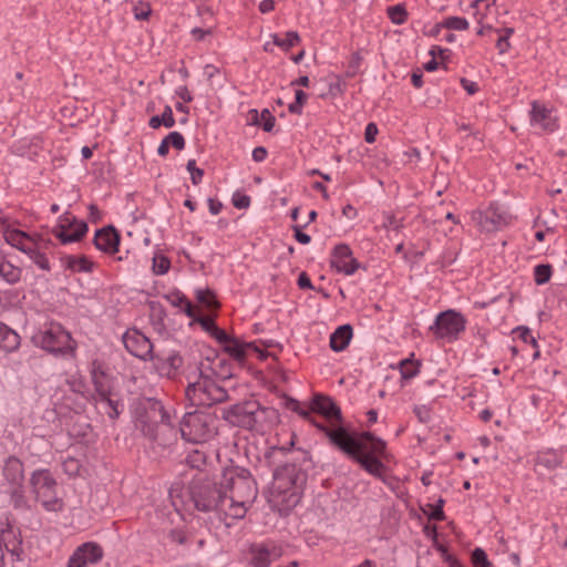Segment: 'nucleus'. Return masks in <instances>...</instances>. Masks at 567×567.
I'll list each match as a JSON object with an SVG mask.
<instances>
[{
	"label": "nucleus",
	"instance_id": "1a4fd4ad",
	"mask_svg": "<svg viewBox=\"0 0 567 567\" xmlns=\"http://www.w3.org/2000/svg\"><path fill=\"white\" fill-rule=\"evenodd\" d=\"M34 339L44 350L55 354H69L74 351L73 340L61 324H51L45 331L37 334Z\"/></svg>",
	"mask_w": 567,
	"mask_h": 567
},
{
	"label": "nucleus",
	"instance_id": "20e7f679",
	"mask_svg": "<svg viewBox=\"0 0 567 567\" xmlns=\"http://www.w3.org/2000/svg\"><path fill=\"white\" fill-rule=\"evenodd\" d=\"M220 484L227 494L226 517L231 520L244 518L258 494L250 472L241 467L226 468L220 475Z\"/></svg>",
	"mask_w": 567,
	"mask_h": 567
},
{
	"label": "nucleus",
	"instance_id": "680f3d73",
	"mask_svg": "<svg viewBox=\"0 0 567 567\" xmlns=\"http://www.w3.org/2000/svg\"><path fill=\"white\" fill-rule=\"evenodd\" d=\"M200 326L206 330L208 331L210 334H212V331H214V329L217 327L214 322V320L209 317H200L198 319H196Z\"/></svg>",
	"mask_w": 567,
	"mask_h": 567
},
{
	"label": "nucleus",
	"instance_id": "c9c22d12",
	"mask_svg": "<svg viewBox=\"0 0 567 567\" xmlns=\"http://www.w3.org/2000/svg\"><path fill=\"white\" fill-rule=\"evenodd\" d=\"M328 91L321 94V97H336L342 93L343 82L339 75L329 74L324 79Z\"/></svg>",
	"mask_w": 567,
	"mask_h": 567
},
{
	"label": "nucleus",
	"instance_id": "13d9d810",
	"mask_svg": "<svg viewBox=\"0 0 567 567\" xmlns=\"http://www.w3.org/2000/svg\"><path fill=\"white\" fill-rule=\"evenodd\" d=\"M378 132H379L378 126L374 123H369L365 126V132H364L365 142L373 143L375 141V136H377Z\"/></svg>",
	"mask_w": 567,
	"mask_h": 567
},
{
	"label": "nucleus",
	"instance_id": "72a5a7b5",
	"mask_svg": "<svg viewBox=\"0 0 567 567\" xmlns=\"http://www.w3.org/2000/svg\"><path fill=\"white\" fill-rule=\"evenodd\" d=\"M495 6V0H475L471 7L475 10L474 17L477 23L483 24L488 16L491 8Z\"/></svg>",
	"mask_w": 567,
	"mask_h": 567
},
{
	"label": "nucleus",
	"instance_id": "8fccbe9b",
	"mask_svg": "<svg viewBox=\"0 0 567 567\" xmlns=\"http://www.w3.org/2000/svg\"><path fill=\"white\" fill-rule=\"evenodd\" d=\"M514 30L512 28L504 29V34L499 35L496 47L501 54L505 53L509 49L508 38L513 34Z\"/></svg>",
	"mask_w": 567,
	"mask_h": 567
},
{
	"label": "nucleus",
	"instance_id": "b1692460",
	"mask_svg": "<svg viewBox=\"0 0 567 567\" xmlns=\"http://www.w3.org/2000/svg\"><path fill=\"white\" fill-rule=\"evenodd\" d=\"M285 406L293 412H297L303 419L310 420L315 422L311 417V413L319 412V393H315L311 399V403L309 406H302L301 402L295 400L292 398H287L285 400ZM316 426H319L317 423H313Z\"/></svg>",
	"mask_w": 567,
	"mask_h": 567
},
{
	"label": "nucleus",
	"instance_id": "e433bc0d",
	"mask_svg": "<svg viewBox=\"0 0 567 567\" xmlns=\"http://www.w3.org/2000/svg\"><path fill=\"white\" fill-rule=\"evenodd\" d=\"M271 38L274 40V44L282 48L286 51L299 42V34L295 31L287 32L286 39H280L277 34H272Z\"/></svg>",
	"mask_w": 567,
	"mask_h": 567
},
{
	"label": "nucleus",
	"instance_id": "4be33fe9",
	"mask_svg": "<svg viewBox=\"0 0 567 567\" xmlns=\"http://www.w3.org/2000/svg\"><path fill=\"white\" fill-rule=\"evenodd\" d=\"M251 565L254 567H267L270 563L281 556V549L272 546L268 548L265 545H254L250 548Z\"/></svg>",
	"mask_w": 567,
	"mask_h": 567
},
{
	"label": "nucleus",
	"instance_id": "c03bdc74",
	"mask_svg": "<svg viewBox=\"0 0 567 567\" xmlns=\"http://www.w3.org/2000/svg\"><path fill=\"white\" fill-rule=\"evenodd\" d=\"M171 261L165 256H155L153 258V270L156 275H164L168 271Z\"/></svg>",
	"mask_w": 567,
	"mask_h": 567
},
{
	"label": "nucleus",
	"instance_id": "f03ea898",
	"mask_svg": "<svg viewBox=\"0 0 567 567\" xmlns=\"http://www.w3.org/2000/svg\"><path fill=\"white\" fill-rule=\"evenodd\" d=\"M169 497L176 508L182 506L188 509L193 506L198 512H213L225 526H231V522L226 517L227 494L221 487L220 477L215 480L200 474L187 486L175 483L169 488Z\"/></svg>",
	"mask_w": 567,
	"mask_h": 567
},
{
	"label": "nucleus",
	"instance_id": "3c124183",
	"mask_svg": "<svg viewBox=\"0 0 567 567\" xmlns=\"http://www.w3.org/2000/svg\"><path fill=\"white\" fill-rule=\"evenodd\" d=\"M166 140L168 141L169 145L175 147L176 150L181 151L185 147V140L183 135L179 132H171Z\"/></svg>",
	"mask_w": 567,
	"mask_h": 567
},
{
	"label": "nucleus",
	"instance_id": "39448f33",
	"mask_svg": "<svg viewBox=\"0 0 567 567\" xmlns=\"http://www.w3.org/2000/svg\"><path fill=\"white\" fill-rule=\"evenodd\" d=\"M91 378L94 384L95 394L93 401L100 414L107 415L111 420L120 416L123 405L113 393L112 379L99 361H93Z\"/></svg>",
	"mask_w": 567,
	"mask_h": 567
},
{
	"label": "nucleus",
	"instance_id": "603ef678",
	"mask_svg": "<svg viewBox=\"0 0 567 567\" xmlns=\"http://www.w3.org/2000/svg\"><path fill=\"white\" fill-rule=\"evenodd\" d=\"M260 121H262L264 131L270 132L275 126L276 118L271 115L269 110L265 109L260 113Z\"/></svg>",
	"mask_w": 567,
	"mask_h": 567
},
{
	"label": "nucleus",
	"instance_id": "4d7b16f0",
	"mask_svg": "<svg viewBox=\"0 0 567 567\" xmlns=\"http://www.w3.org/2000/svg\"><path fill=\"white\" fill-rule=\"evenodd\" d=\"M151 12L152 10L150 4H142L141 8H134V16L137 20H147L148 17L151 16Z\"/></svg>",
	"mask_w": 567,
	"mask_h": 567
},
{
	"label": "nucleus",
	"instance_id": "393cba45",
	"mask_svg": "<svg viewBox=\"0 0 567 567\" xmlns=\"http://www.w3.org/2000/svg\"><path fill=\"white\" fill-rule=\"evenodd\" d=\"M353 329L350 324L338 327L330 336V348L334 352L343 351L352 339Z\"/></svg>",
	"mask_w": 567,
	"mask_h": 567
},
{
	"label": "nucleus",
	"instance_id": "5fc2aeb1",
	"mask_svg": "<svg viewBox=\"0 0 567 567\" xmlns=\"http://www.w3.org/2000/svg\"><path fill=\"white\" fill-rule=\"evenodd\" d=\"M414 413L422 423H427L431 420V410L426 405L415 406Z\"/></svg>",
	"mask_w": 567,
	"mask_h": 567
},
{
	"label": "nucleus",
	"instance_id": "de8ad7c7",
	"mask_svg": "<svg viewBox=\"0 0 567 567\" xmlns=\"http://www.w3.org/2000/svg\"><path fill=\"white\" fill-rule=\"evenodd\" d=\"M187 171L190 174V179L194 185H198L202 182L204 176V171L202 168L196 167V161L189 159L186 166Z\"/></svg>",
	"mask_w": 567,
	"mask_h": 567
},
{
	"label": "nucleus",
	"instance_id": "a19ab883",
	"mask_svg": "<svg viewBox=\"0 0 567 567\" xmlns=\"http://www.w3.org/2000/svg\"><path fill=\"white\" fill-rule=\"evenodd\" d=\"M400 371L403 379H411L419 373L417 365L409 359L401 361Z\"/></svg>",
	"mask_w": 567,
	"mask_h": 567
},
{
	"label": "nucleus",
	"instance_id": "774afa93",
	"mask_svg": "<svg viewBox=\"0 0 567 567\" xmlns=\"http://www.w3.org/2000/svg\"><path fill=\"white\" fill-rule=\"evenodd\" d=\"M208 207H209V212L213 214V215H217L220 213L221 208H223V204L218 200H215L213 198H209L208 199Z\"/></svg>",
	"mask_w": 567,
	"mask_h": 567
},
{
	"label": "nucleus",
	"instance_id": "37998d69",
	"mask_svg": "<svg viewBox=\"0 0 567 567\" xmlns=\"http://www.w3.org/2000/svg\"><path fill=\"white\" fill-rule=\"evenodd\" d=\"M27 255L41 269H43V270H49L50 269L49 260H48V258L45 257L44 254L40 252L39 250H37V249H34L32 247L31 249H29V252Z\"/></svg>",
	"mask_w": 567,
	"mask_h": 567
},
{
	"label": "nucleus",
	"instance_id": "a878e982",
	"mask_svg": "<svg viewBox=\"0 0 567 567\" xmlns=\"http://www.w3.org/2000/svg\"><path fill=\"white\" fill-rule=\"evenodd\" d=\"M296 467L293 465L286 464L285 466L277 468L274 472V480L277 484V488L281 491L289 489L290 486L297 484Z\"/></svg>",
	"mask_w": 567,
	"mask_h": 567
},
{
	"label": "nucleus",
	"instance_id": "5701e85b",
	"mask_svg": "<svg viewBox=\"0 0 567 567\" xmlns=\"http://www.w3.org/2000/svg\"><path fill=\"white\" fill-rule=\"evenodd\" d=\"M563 463L561 453L554 450L542 451L536 456L535 466L539 473L544 474V471L550 472L556 470Z\"/></svg>",
	"mask_w": 567,
	"mask_h": 567
},
{
	"label": "nucleus",
	"instance_id": "0e129e2a",
	"mask_svg": "<svg viewBox=\"0 0 567 567\" xmlns=\"http://www.w3.org/2000/svg\"><path fill=\"white\" fill-rule=\"evenodd\" d=\"M167 299L172 303V306L179 308H182L184 303L187 301L186 297L179 293L168 296Z\"/></svg>",
	"mask_w": 567,
	"mask_h": 567
},
{
	"label": "nucleus",
	"instance_id": "864d4df0",
	"mask_svg": "<svg viewBox=\"0 0 567 567\" xmlns=\"http://www.w3.org/2000/svg\"><path fill=\"white\" fill-rule=\"evenodd\" d=\"M233 205L238 209H246L250 205V197L237 192L233 196Z\"/></svg>",
	"mask_w": 567,
	"mask_h": 567
},
{
	"label": "nucleus",
	"instance_id": "a211bd4d",
	"mask_svg": "<svg viewBox=\"0 0 567 567\" xmlns=\"http://www.w3.org/2000/svg\"><path fill=\"white\" fill-rule=\"evenodd\" d=\"M68 223L69 228L65 224H61L58 226L53 234L61 240L62 244L79 241L87 231V225L84 221L76 223L74 219V225L71 223L70 218L64 219Z\"/></svg>",
	"mask_w": 567,
	"mask_h": 567
},
{
	"label": "nucleus",
	"instance_id": "412c9836",
	"mask_svg": "<svg viewBox=\"0 0 567 567\" xmlns=\"http://www.w3.org/2000/svg\"><path fill=\"white\" fill-rule=\"evenodd\" d=\"M183 365V358L178 353H172L166 358L156 357L154 359V367L162 377L167 379H175Z\"/></svg>",
	"mask_w": 567,
	"mask_h": 567
},
{
	"label": "nucleus",
	"instance_id": "f257e3e1",
	"mask_svg": "<svg viewBox=\"0 0 567 567\" xmlns=\"http://www.w3.org/2000/svg\"><path fill=\"white\" fill-rule=\"evenodd\" d=\"M321 432L326 434L332 446L339 449L358 462L369 474L380 477L384 466L379 457L385 455L386 444L371 432L352 436L343 425L340 408L330 398L321 394Z\"/></svg>",
	"mask_w": 567,
	"mask_h": 567
},
{
	"label": "nucleus",
	"instance_id": "9b49d317",
	"mask_svg": "<svg viewBox=\"0 0 567 567\" xmlns=\"http://www.w3.org/2000/svg\"><path fill=\"white\" fill-rule=\"evenodd\" d=\"M123 343L126 350L136 358L144 361L155 359L153 354V343L138 331L126 332L123 336Z\"/></svg>",
	"mask_w": 567,
	"mask_h": 567
},
{
	"label": "nucleus",
	"instance_id": "cd10ccee",
	"mask_svg": "<svg viewBox=\"0 0 567 567\" xmlns=\"http://www.w3.org/2000/svg\"><path fill=\"white\" fill-rule=\"evenodd\" d=\"M19 346V334L4 323L0 322V350L3 352H12L17 350Z\"/></svg>",
	"mask_w": 567,
	"mask_h": 567
},
{
	"label": "nucleus",
	"instance_id": "473e14b6",
	"mask_svg": "<svg viewBox=\"0 0 567 567\" xmlns=\"http://www.w3.org/2000/svg\"><path fill=\"white\" fill-rule=\"evenodd\" d=\"M148 124L154 130L158 128L161 125H164L168 128L173 127L175 125V118L173 116L172 107L169 105H166L164 107L163 114L152 116Z\"/></svg>",
	"mask_w": 567,
	"mask_h": 567
},
{
	"label": "nucleus",
	"instance_id": "09e8293b",
	"mask_svg": "<svg viewBox=\"0 0 567 567\" xmlns=\"http://www.w3.org/2000/svg\"><path fill=\"white\" fill-rule=\"evenodd\" d=\"M307 99H308L307 93H305L302 90H297L296 91V101L288 106V110L291 113L300 114L301 106L306 103Z\"/></svg>",
	"mask_w": 567,
	"mask_h": 567
},
{
	"label": "nucleus",
	"instance_id": "6e6d98bb",
	"mask_svg": "<svg viewBox=\"0 0 567 567\" xmlns=\"http://www.w3.org/2000/svg\"><path fill=\"white\" fill-rule=\"evenodd\" d=\"M516 332H518L519 338L524 342H530L534 347H537L536 339L530 334V330L527 327H517Z\"/></svg>",
	"mask_w": 567,
	"mask_h": 567
},
{
	"label": "nucleus",
	"instance_id": "58836bf2",
	"mask_svg": "<svg viewBox=\"0 0 567 567\" xmlns=\"http://www.w3.org/2000/svg\"><path fill=\"white\" fill-rule=\"evenodd\" d=\"M551 276V267L549 265H537L534 269L535 282L544 285L549 281Z\"/></svg>",
	"mask_w": 567,
	"mask_h": 567
},
{
	"label": "nucleus",
	"instance_id": "ddd939ff",
	"mask_svg": "<svg viewBox=\"0 0 567 567\" xmlns=\"http://www.w3.org/2000/svg\"><path fill=\"white\" fill-rule=\"evenodd\" d=\"M472 220L484 231L496 230L507 223L506 215L495 206H489L486 210L473 212Z\"/></svg>",
	"mask_w": 567,
	"mask_h": 567
},
{
	"label": "nucleus",
	"instance_id": "69168bd1",
	"mask_svg": "<svg viewBox=\"0 0 567 567\" xmlns=\"http://www.w3.org/2000/svg\"><path fill=\"white\" fill-rule=\"evenodd\" d=\"M461 84L468 94H474L478 91V86L475 82L467 79H462Z\"/></svg>",
	"mask_w": 567,
	"mask_h": 567
},
{
	"label": "nucleus",
	"instance_id": "6e6552de",
	"mask_svg": "<svg viewBox=\"0 0 567 567\" xmlns=\"http://www.w3.org/2000/svg\"><path fill=\"white\" fill-rule=\"evenodd\" d=\"M466 319L461 312L455 310H446L439 313L430 327V330L436 338L453 342L458 339L460 334L465 330Z\"/></svg>",
	"mask_w": 567,
	"mask_h": 567
},
{
	"label": "nucleus",
	"instance_id": "0eeeda50",
	"mask_svg": "<svg viewBox=\"0 0 567 567\" xmlns=\"http://www.w3.org/2000/svg\"><path fill=\"white\" fill-rule=\"evenodd\" d=\"M31 485L37 501L49 512H58L62 507L61 499L56 496V482L49 471H37L31 476Z\"/></svg>",
	"mask_w": 567,
	"mask_h": 567
},
{
	"label": "nucleus",
	"instance_id": "2f4dec72",
	"mask_svg": "<svg viewBox=\"0 0 567 567\" xmlns=\"http://www.w3.org/2000/svg\"><path fill=\"white\" fill-rule=\"evenodd\" d=\"M4 239L9 245L18 248L19 250H21L25 254H28L29 249L32 248L24 244V240L28 239V236L25 233H23L21 230L14 229V230L6 231Z\"/></svg>",
	"mask_w": 567,
	"mask_h": 567
},
{
	"label": "nucleus",
	"instance_id": "338daca9",
	"mask_svg": "<svg viewBox=\"0 0 567 567\" xmlns=\"http://www.w3.org/2000/svg\"><path fill=\"white\" fill-rule=\"evenodd\" d=\"M267 157V150L264 146H258L252 151V158L255 162H262Z\"/></svg>",
	"mask_w": 567,
	"mask_h": 567
},
{
	"label": "nucleus",
	"instance_id": "ea45409f",
	"mask_svg": "<svg viewBox=\"0 0 567 567\" xmlns=\"http://www.w3.org/2000/svg\"><path fill=\"white\" fill-rule=\"evenodd\" d=\"M388 14L394 24H402L406 20V11L401 4L390 7L388 9Z\"/></svg>",
	"mask_w": 567,
	"mask_h": 567
},
{
	"label": "nucleus",
	"instance_id": "aec40b11",
	"mask_svg": "<svg viewBox=\"0 0 567 567\" xmlns=\"http://www.w3.org/2000/svg\"><path fill=\"white\" fill-rule=\"evenodd\" d=\"M120 236L113 226H107L95 233L94 245L104 252L113 254L117 251Z\"/></svg>",
	"mask_w": 567,
	"mask_h": 567
},
{
	"label": "nucleus",
	"instance_id": "bb28decb",
	"mask_svg": "<svg viewBox=\"0 0 567 567\" xmlns=\"http://www.w3.org/2000/svg\"><path fill=\"white\" fill-rule=\"evenodd\" d=\"M246 349H251L265 357L264 352L259 349L256 342H240L238 339H231L226 346L225 350L236 360L243 361L246 355Z\"/></svg>",
	"mask_w": 567,
	"mask_h": 567
},
{
	"label": "nucleus",
	"instance_id": "4c0bfd02",
	"mask_svg": "<svg viewBox=\"0 0 567 567\" xmlns=\"http://www.w3.org/2000/svg\"><path fill=\"white\" fill-rule=\"evenodd\" d=\"M196 299L197 301L205 306L208 309H216L219 307L218 301L215 298V295L210 290H197L196 291Z\"/></svg>",
	"mask_w": 567,
	"mask_h": 567
},
{
	"label": "nucleus",
	"instance_id": "a18cd8bd",
	"mask_svg": "<svg viewBox=\"0 0 567 567\" xmlns=\"http://www.w3.org/2000/svg\"><path fill=\"white\" fill-rule=\"evenodd\" d=\"M62 467L64 473H66L69 476H75L80 472L81 464L79 460L74 457H68L63 461Z\"/></svg>",
	"mask_w": 567,
	"mask_h": 567
},
{
	"label": "nucleus",
	"instance_id": "f704fd0d",
	"mask_svg": "<svg viewBox=\"0 0 567 567\" xmlns=\"http://www.w3.org/2000/svg\"><path fill=\"white\" fill-rule=\"evenodd\" d=\"M468 21L465 18L447 17L442 22L437 23L435 28L437 32L440 29L464 31L468 29Z\"/></svg>",
	"mask_w": 567,
	"mask_h": 567
},
{
	"label": "nucleus",
	"instance_id": "e2e57ef3",
	"mask_svg": "<svg viewBox=\"0 0 567 567\" xmlns=\"http://www.w3.org/2000/svg\"><path fill=\"white\" fill-rule=\"evenodd\" d=\"M293 230H295V238L300 243V244H309L311 238L308 234L301 231L300 227L299 226H293Z\"/></svg>",
	"mask_w": 567,
	"mask_h": 567
},
{
	"label": "nucleus",
	"instance_id": "6ab92c4d",
	"mask_svg": "<svg viewBox=\"0 0 567 567\" xmlns=\"http://www.w3.org/2000/svg\"><path fill=\"white\" fill-rule=\"evenodd\" d=\"M3 476L11 485V493L17 494L24 480L22 462L14 456L8 457L3 466Z\"/></svg>",
	"mask_w": 567,
	"mask_h": 567
},
{
	"label": "nucleus",
	"instance_id": "9d476101",
	"mask_svg": "<svg viewBox=\"0 0 567 567\" xmlns=\"http://www.w3.org/2000/svg\"><path fill=\"white\" fill-rule=\"evenodd\" d=\"M256 409V400H246L224 409L223 419L234 426L251 430L252 417Z\"/></svg>",
	"mask_w": 567,
	"mask_h": 567
},
{
	"label": "nucleus",
	"instance_id": "49530a36",
	"mask_svg": "<svg viewBox=\"0 0 567 567\" xmlns=\"http://www.w3.org/2000/svg\"><path fill=\"white\" fill-rule=\"evenodd\" d=\"M472 561L475 567H491L487 555L482 548H475L473 550Z\"/></svg>",
	"mask_w": 567,
	"mask_h": 567
},
{
	"label": "nucleus",
	"instance_id": "c756f323",
	"mask_svg": "<svg viewBox=\"0 0 567 567\" xmlns=\"http://www.w3.org/2000/svg\"><path fill=\"white\" fill-rule=\"evenodd\" d=\"M0 278L9 285L17 284L21 278V269L0 255Z\"/></svg>",
	"mask_w": 567,
	"mask_h": 567
},
{
	"label": "nucleus",
	"instance_id": "7ed1b4c3",
	"mask_svg": "<svg viewBox=\"0 0 567 567\" xmlns=\"http://www.w3.org/2000/svg\"><path fill=\"white\" fill-rule=\"evenodd\" d=\"M225 364V361L220 359L214 368L205 367L204 362L187 367L185 371L187 380L185 399L192 406L210 408L230 399L228 390L218 380H214L208 372L210 370L218 379L226 381L231 378V373L217 370L218 367L221 369Z\"/></svg>",
	"mask_w": 567,
	"mask_h": 567
},
{
	"label": "nucleus",
	"instance_id": "423d86ee",
	"mask_svg": "<svg viewBox=\"0 0 567 567\" xmlns=\"http://www.w3.org/2000/svg\"><path fill=\"white\" fill-rule=\"evenodd\" d=\"M215 417L204 411L186 412L179 422L182 437L189 443L207 442L215 435Z\"/></svg>",
	"mask_w": 567,
	"mask_h": 567
},
{
	"label": "nucleus",
	"instance_id": "dca6fc26",
	"mask_svg": "<svg viewBox=\"0 0 567 567\" xmlns=\"http://www.w3.org/2000/svg\"><path fill=\"white\" fill-rule=\"evenodd\" d=\"M279 420V414L274 408H265L257 401V409L254 413L251 431L266 432Z\"/></svg>",
	"mask_w": 567,
	"mask_h": 567
},
{
	"label": "nucleus",
	"instance_id": "79ce46f5",
	"mask_svg": "<svg viewBox=\"0 0 567 567\" xmlns=\"http://www.w3.org/2000/svg\"><path fill=\"white\" fill-rule=\"evenodd\" d=\"M443 505L444 499L440 498L437 499V503L435 505L429 504L427 507H430L431 511H424V513L427 515L429 519L443 520L445 517L443 512Z\"/></svg>",
	"mask_w": 567,
	"mask_h": 567
},
{
	"label": "nucleus",
	"instance_id": "2eb2a0df",
	"mask_svg": "<svg viewBox=\"0 0 567 567\" xmlns=\"http://www.w3.org/2000/svg\"><path fill=\"white\" fill-rule=\"evenodd\" d=\"M331 266L339 272L350 276L359 269L360 264L352 257L347 245H338L331 255Z\"/></svg>",
	"mask_w": 567,
	"mask_h": 567
},
{
	"label": "nucleus",
	"instance_id": "4468645a",
	"mask_svg": "<svg viewBox=\"0 0 567 567\" xmlns=\"http://www.w3.org/2000/svg\"><path fill=\"white\" fill-rule=\"evenodd\" d=\"M530 125L543 132L553 133L557 128V118L553 110L546 107L537 101L532 103Z\"/></svg>",
	"mask_w": 567,
	"mask_h": 567
},
{
	"label": "nucleus",
	"instance_id": "f8f14e48",
	"mask_svg": "<svg viewBox=\"0 0 567 567\" xmlns=\"http://www.w3.org/2000/svg\"><path fill=\"white\" fill-rule=\"evenodd\" d=\"M103 557V549L95 543H84L70 557L66 567H85L95 564Z\"/></svg>",
	"mask_w": 567,
	"mask_h": 567
},
{
	"label": "nucleus",
	"instance_id": "7c9ffc66",
	"mask_svg": "<svg viewBox=\"0 0 567 567\" xmlns=\"http://www.w3.org/2000/svg\"><path fill=\"white\" fill-rule=\"evenodd\" d=\"M63 265L74 272L92 271L93 262L85 256H65L62 259Z\"/></svg>",
	"mask_w": 567,
	"mask_h": 567
},
{
	"label": "nucleus",
	"instance_id": "c85d7f7f",
	"mask_svg": "<svg viewBox=\"0 0 567 567\" xmlns=\"http://www.w3.org/2000/svg\"><path fill=\"white\" fill-rule=\"evenodd\" d=\"M152 409L154 413H158L161 417V425L156 426V429L152 425L143 426L142 431L145 435L150 436L153 440H157V431L159 427L164 429L169 425V414L165 411L164 406L159 402H154L152 404Z\"/></svg>",
	"mask_w": 567,
	"mask_h": 567
},
{
	"label": "nucleus",
	"instance_id": "052dcab7",
	"mask_svg": "<svg viewBox=\"0 0 567 567\" xmlns=\"http://www.w3.org/2000/svg\"><path fill=\"white\" fill-rule=\"evenodd\" d=\"M297 284L300 289H315V286L305 271L300 272Z\"/></svg>",
	"mask_w": 567,
	"mask_h": 567
},
{
	"label": "nucleus",
	"instance_id": "bf43d9fd",
	"mask_svg": "<svg viewBox=\"0 0 567 567\" xmlns=\"http://www.w3.org/2000/svg\"><path fill=\"white\" fill-rule=\"evenodd\" d=\"M212 336L220 343L227 344L233 338H230L224 330L216 327L214 331H212Z\"/></svg>",
	"mask_w": 567,
	"mask_h": 567
},
{
	"label": "nucleus",
	"instance_id": "f3484780",
	"mask_svg": "<svg viewBox=\"0 0 567 567\" xmlns=\"http://www.w3.org/2000/svg\"><path fill=\"white\" fill-rule=\"evenodd\" d=\"M4 549L16 560H20L23 554L22 540L13 530H3L0 534V567L4 566Z\"/></svg>",
	"mask_w": 567,
	"mask_h": 567
}]
</instances>
